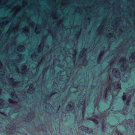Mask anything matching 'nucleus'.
Wrapping results in <instances>:
<instances>
[{"mask_svg":"<svg viewBox=\"0 0 135 135\" xmlns=\"http://www.w3.org/2000/svg\"><path fill=\"white\" fill-rule=\"evenodd\" d=\"M108 83H109V87L105 89V93L104 96L105 99L107 98V95L108 94H111L113 97V92L112 90L114 89H121V85L120 82L118 81L115 82L113 83L112 79L110 77H109V78Z\"/></svg>","mask_w":135,"mask_h":135,"instance_id":"1","label":"nucleus"},{"mask_svg":"<svg viewBox=\"0 0 135 135\" xmlns=\"http://www.w3.org/2000/svg\"><path fill=\"white\" fill-rule=\"evenodd\" d=\"M85 98L83 99L82 101V100L80 99L79 100V101L78 105V107L79 109L82 111L83 117V118L84 117V113L85 109Z\"/></svg>","mask_w":135,"mask_h":135,"instance_id":"2","label":"nucleus"},{"mask_svg":"<svg viewBox=\"0 0 135 135\" xmlns=\"http://www.w3.org/2000/svg\"><path fill=\"white\" fill-rule=\"evenodd\" d=\"M126 58L124 57L122 58L118 62L122 63L120 67L121 68H123V69L122 70L123 71H125L128 67V65L126 63Z\"/></svg>","mask_w":135,"mask_h":135,"instance_id":"3","label":"nucleus"},{"mask_svg":"<svg viewBox=\"0 0 135 135\" xmlns=\"http://www.w3.org/2000/svg\"><path fill=\"white\" fill-rule=\"evenodd\" d=\"M113 75L117 78H119L120 76V73L119 70L116 68H113L112 71Z\"/></svg>","mask_w":135,"mask_h":135,"instance_id":"4","label":"nucleus"},{"mask_svg":"<svg viewBox=\"0 0 135 135\" xmlns=\"http://www.w3.org/2000/svg\"><path fill=\"white\" fill-rule=\"evenodd\" d=\"M79 129H81V130L88 133H90L93 131V129L91 128H88L85 127L83 126H81L79 128Z\"/></svg>","mask_w":135,"mask_h":135,"instance_id":"5","label":"nucleus"},{"mask_svg":"<svg viewBox=\"0 0 135 135\" xmlns=\"http://www.w3.org/2000/svg\"><path fill=\"white\" fill-rule=\"evenodd\" d=\"M107 116V115H105V114L104 115L102 114V118H103V119H102V130L103 131V129L105 127L104 126L105 123V122H106V120L107 119V117L106 116Z\"/></svg>","mask_w":135,"mask_h":135,"instance_id":"6","label":"nucleus"},{"mask_svg":"<svg viewBox=\"0 0 135 135\" xmlns=\"http://www.w3.org/2000/svg\"><path fill=\"white\" fill-rule=\"evenodd\" d=\"M86 49L85 48L83 49V50L81 51L80 54V56L81 57H83L85 56L86 53L85 52Z\"/></svg>","mask_w":135,"mask_h":135,"instance_id":"7","label":"nucleus"},{"mask_svg":"<svg viewBox=\"0 0 135 135\" xmlns=\"http://www.w3.org/2000/svg\"><path fill=\"white\" fill-rule=\"evenodd\" d=\"M105 24L104 22H103L101 23V25L99 28H98V30L99 31H101L103 30V28H104V25Z\"/></svg>","mask_w":135,"mask_h":135,"instance_id":"8","label":"nucleus"},{"mask_svg":"<svg viewBox=\"0 0 135 135\" xmlns=\"http://www.w3.org/2000/svg\"><path fill=\"white\" fill-rule=\"evenodd\" d=\"M88 119L94 122L96 124H98V121L95 118H88Z\"/></svg>","mask_w":135,"mask_h":135,"instance_id":"9","label":"nucleus"},{"mask_svg":"<svg viewBox=\"0 0 135 135\" xmlns=\"http://www.w3.org/2000/svg\"><path fill=\"white\" fill-rule=\"evenodd\" d=\"M94 116L95 117L97 118L98 119H99L100 120V121L102 122V119L103 118L102 116V115H94L93 114Z\"/></svg>","mask_w":135,"mask_h":135,"instance_id":"10","label":"nucleus"},{"mask_svg":"<svg viewBox=\"0 0 135 135\" xmlns=\"http://www.w3.org/2000/svg\"><path fill=\"white\" fill-rule=\"evenodd\" d=\"M103 56L101 54H99V56L97 59V62L98 64H99Z\"/></svg>","mask_w":135,"mask_h":135,"instance_id":"11","label":"nucleus"},{"mask_svg":"<svg viewBox=\"0 0 135 135\" xmlns=\"http://www.w3.org/2000/svg\"><path fill=\"white\" fill-rule=\"evenodd\" d=\"M132 96L131 95H129L128 98L127 99L126 104L127 106H129V103L130 101L131 98Z\"/></svg>","mask_w":135,"mask_h":135,"instance_id":"12","label":"nucleus"},{"mask_svg":"<svg viewBox=\"0 0 135 135\" xmlns=\"http://www.w3.org/2000/svg\"><path fill=\"white\" fill-rule=\"evenodd\" d=\"M131 59L133 60L135 59V54L134 52H132L131 54V55L129 58V59Z\"/></svg>","mask_w":135,"mask_h":135,"instance_id":"13","label":"nucleus"},{"mask_svg":"<svg viewBox=\"0 0 135 135\" xmlns=\"http://www.w3.org/2000/svg\"><path fill=\"white\" fill-rule=\"evenodd\" d=\"M68 111H71L72 112L74 110V107L73 106H71L70 105L68 104Z\"/></svg>","mask_w":135,"mask_h":135,"instance_id":"14","label":"nucleus"},{"mask_svg":"<svg viewBox=\"0 0 135 135\" xmlns=\"http://www.w3.org/2000/svg\"><path fill=\"white\" fill-rule=\"evenodd\" d=\"M76 54L75 53H74L72 55L73 62L74 63H75V57Z\"/></svg>","mask_w":135,"mask_h":135,"instance_id":"15","label":"nucleus"},{"mask_svg":"<svg viewBox=\"0 0 135 135\" xmlns=\"http://www.w3.org/2000/svg\"><path fill=\"white\" fill-rule=\"evenodd\" d=\"M106 36L107 37H109L110 38L113 36V35L112 33L109 32L106 34Z\"/></svg>","mask_w":135,"mask_h":135,"instance_id":"16","label":"nucleus"},{"mask_svg":"<svg viewBox=\"0 0 135 135\" xmlns=\"http://www.w3.org/2000/svg\"><path fill=\"white\" fill-rule=\"evenodd\" d=\"M65 11H68V0H65Z\"/></svg>","mask_w":135,"mask_h":135,"instance_id":"17","label":"nucleus"},{"mask_svg":"<svg viewBox=\"0 0 135 135\" xmlns=\"http://www.w3.org/2000/svg\"><path fill=\"white\" fill-rule=\"evenodd\" d=\"M80 34V31H77L76 32V33L75 35V36H79Z\"/></svg>","mask_w":135,"mask_h":135,"instance_id":"18","label":"nucleus"},{"mask_svg":"<svg viewBox=\"0 0 135 135\" xmlns=\"http://www.w3.org/2000/svg\"><path fill=\"white\" fill-rule=\"evenodd\" d=\"M115 131L117 134L118 135H122L121 133L118 130H116Z\"/></svg>","mask_w":135,"mask_h":135,"instance_id":"19","label":"nucleus"},{"mask_svg":"<svg viewBox=\"0 0 135 135\" xmlns=\"http://www.w3.org/2000/svg\"><path fill=\"white\" fill-rule=\"evenodd\" d=\"M99 102H98V104L95 105V108H97V109L98 110L99 108V105L98 104Z\"/></svg>","mask_w":135,"mask_h":135,"instance_id":"20","label":"nucleus"},{"mask_svg":"<svg viewBox=\"0 0 135 135\" xmlns=\"http://www.w3.org/2000/svg\"><path fill=\"white\" fill-rule=\"evenodd\" d=\"M122 98L123 100L125 101L126 98V95H124L122 96Z\"/></svg>","mask_w":135,"mask_h":135,"instance_id":"21","label":"nucleus"},{"mask_svg":"<svg viewBox=\"0 0 135 135\" xmlns=\"http://www.w3.org/2000/svg\"><path fill=\"white\" fill-rule=\"evenodd\" d=\"M114 61H111L109 62V65L110 66H111L114 63Z\"/></svg>","mask_w":135,"mask_h":135,"instance_id":"22","label":"nucleus"},{"mask_svg":"<svg viewBox=\"0 0 135 135\" xmlns=\"http://www.w3.org/2000/svg\"><path fill=\"white\" fill-rule=\"evenodd\" d=\"M104 53H105V52H104V50L102 51H101L100 52V54H102V55L103 56L104 54Z\"/></svg>","mask_w":135,"mask_h":135,"instance_id":"23","label":"nucleus"},{"mask_svg":"<svg viewBox=\"0 0 135 135\" xmlns=\"http://www.w3.org/2000/svg\"><path fill=\"white\" fill-rule=\"evenodd\" d=\"M74 53L77 54L78 52V50L76 49H75L74 50Z\"/></svg>","mask_w":135,"mask_h":135,"instance_id":"24","label":"nucleus"},{"mask_svg":"<svg viewBox=\"0 0 135 135\" xmlns=\"http://www.w3.org/2000/svg\"><path fill=\"white\" fill-rule=\"evenodd\" d=\"M75 10H78V9H80V8L78 7H76L75 8Z\"/></svg>","mask_w":135,"mask_h":135,"instance_id":"25","label":"nucleus"},{"mask_svg":"<svg viewBox=\"0 0 135 135\" xmlns=\"http://www.w3.org/2000/svg\"><path fill=\"white\" fill-rule=\"evenodd\" d=\"M79 36H75L76 40H77V41H78V40Z\"/></svg>","mask_w":135,"mask_h":135,"instance_id":"26","label":"nucleus"},{"mask_svg":"<svg viewBox=\"0 0 135 135\" xmlns=\"http://www.w3.org/2000/svg\"><path fill=\"white\" fill-rule=\"evenodd\" d=\"M68 108V105H66V113H67V111L68 112V109H67V108ZM66 116H67V113H66Z\"/></svg>","mask_w":135,"mask_h":135,"instance_id":"27","label":"nucleus"},{"mask_svg":"<svg viewBox=\"0 0 135 135\" xmlns=\"http://www.w3.org/2000/svg\"><path fill=\"white\" fill-rule=\"evenodd\" d=\"M115 25H116V26L117 27L119 25V23L117 22H116L115 23Z\"/></svg>","mask_w":135,"mask_h":135,"instance_id":"28","label":"nucleus"},{"mask_svg":"<svg viewBox=\"0 0 135 135\" xmlns=\"http://www.w3.org/2000/svg\"><path fill=\"white\" fill-rule=\"evenodd\" d=\"M79 27V26L78 25H75V28H78Z\"/></svg>","mask_w":135,"mask_h":135,"instance_id":"29","label":"nucleus"},{"mask_svg":"<svg viewBox=\"0 0 135 135\" xmlns=\"http://www.w3.org/2000/svg\"><path fill=\"white\" fill-rule=\"evenodd\" d=\"M52 94H51V93H50V94H49V96H51L52 95Z\"/></svg>","mask_w":135,"mask_h":135,"instance_id":"30","label":"nucleus"},{"mask_svg":"<svg viewBox=\"0 0 135 135\" xmlns=\"http://www.w3.org/2000/svg\"><path fill=\"white\" fill-rule=\"evenodd\" d=\"M123 114H124V115H125V114H126V113L125 112H123Z\"/></svg>","mask_w":135,"mask_h":135,"instance_id":"31","label":"nucleus"},{"mask_svg":"<svg viewBox=\"0 0 135 135\" xmlns=\"http://www.w3.org/2000/svg\"><path fill=\"white\" fill-rule=\"evenodd\" d=\"M13 80V79H10L9 80L10 81H12V80Z\"/></svg>","mask_w":135,"mask_h":135,"instance_id":"32","label":"nucleus"},{"mask_svg":"<svg viewBox=\"0 0 135 135\" xmlns=\"http://www.w3.org/2000/svg\"><path fill=\"white\" fill-rule=\"evenodd\" d=\"M53 92H54V94H55V92L54 91H53L52 93H53Z\"/></svg>","mask_w":135,"mask_h":135,"instance_id":"33","label":"nucleus"},{"mask_svg":"<svg viewBox=\"0 0 135 135\" xmlns=\"http://www.w3.org/2000/svg\"><path fill=\"white\" fill-rule=\"evenodd\" d=\"M84 60H86V58L85 57V58H84Z\"/></svg>","mask_w":135,"mask_h":135,"instance_id":"34","label":"nucleus"},{"mask_svg":"<svg viewBox=\"0 0 135 135\" xmlns=\"http://www.w3.org/2000/svg\"><path fill=\"white\" fill-rule=\"evenodd\" d=\"M17 103V102H15L14 103Z\"/></svg>","mask_w":135,"mask_h":135,"instance_id":"35","label":"nucleus"},{"mask_svg":"<svg viewBox=\"0 0 135 135\" xmlns=\"http://www.w3.org/2000/svg\"><path fill=\"white\" fill-rule=\"evenodd\" d=\"M119 13H121V12H120V11H119Z\"/></svg>","mask_w":135,"mask_h":135,"instance_id":"36","label":"nucleus"},{"mask_svg":"<svg viewBox=\"0 0 135 135\" xmlns=\"http://www.w3.org/2000/svg\"><path fill=\"white\" fill-rule=\"evenodd\" d=\"M2 100H0V101L1 102H2Z\"/></svg>","mask_w":135,"mask_h":135,"instance_id":"37","label":"nucleus"},{"mask_svg":"<svg viewBox=\"0 0 135 135\" xmlns=\"http://www.w3.org/2000/svg\"><path fill=\"white\" fill-rule=\"evenodd\" d=\"M101 34V33H100V32H99V34L100 35V34Z\"/></svg>","mask_w":135,"mask_h":135,"instance_id":"38","label":"nucleus"},{"mask_svg":"<svg viewBox=\"0 0 135 135\" xmlns=\"http://www.w3.org/2000/svg\"><path fill=\"white\" fill-rule=\"evenodd\" d=\"M75 88H78V86H76L75 87Z\"/></svg>","mask_w":135,"mask_h":135,"instance_id":"39","label":"nucleus"},{"mask_svg":"<svg viewBox=\"0 0 135 135\" xmlns=\"http://www.w3.org/2000/svg\"><path fill=\"white\" fill-rule=\"evenodd\" d=\"M120 1V0H119L118 1V2L119 1Z\"/></svg>","mask_w":135,"mask_h":135,"instance_id":"40","label":"nucleus"},{"mask_svg":"<svg viewBox=\"0 0 135 135\" xmlns=\"http://www.w3.org/2000/svg\"><path fill=\"white\" fill-rule=\"evenodd\" d=\"M51 107L52 108H53V107L52 106H51Z\"/></svg>","mask_w":135,"mask_h":135,"instance_id":"41","label":"nucleus"},{"mask_svg":"<svg viewBox=\"0 0 135 135\" xmlns=\"http://www.w3.org/2000/svg\"><path fill=\"white\" fill-rule=\"evenodd\" d=\"M68 54H69V52L68 51Z\"/></svg>","mask_w":135,"mask_h":135,"instance_id":"42","label":"nucleus"},{"mask_svg":"<svg viewBox=\"0 0 135 135\" xmlns=\"http://www.w3.org/2000/svg\"><path fill=\"white\" fill-rule=\"evenodd\" d=\"M125 111H126L127 112V111L126 110H125Z\"/></svg>","mask_w":135,"mask_h":135,"instance_id":"43","label":"nucleus"},{"mask_svg":"<svg viewBox=\"0 0 135 135\" xmlns=\"http://www.w3.org/2000/svg\"><path fill=\"white\" fill-rule=\"evenodd\" d=\"M88 20H89V18H88Z\"/></svg>","mask_w":135,"mask_h":135,"instance_id":"44","label":"nucleus"},{"mask_svg":"<svg viewBox=\"0 0 135 135\" xmlns=\"http://www.w3.org/2000/svg\"><path fill=\"white\" fill-rule=\"evenodd\" d=\"M17 84V83H15V84Z\"/></svg>","mask_w":135,"mask_h":135,"instance_id":"45","label":"nucleus"},{"mask_svg":"<svg viewBox=\"0 0 135 135\" xmlns=\"http://www.w3.org/2000/svg\"><path fill=\"white\" fill-rule=\"evenodd\" d=\"M31 88H32V87H31Z\"/></svg>","mask_w":135,"mask_h":135,"instance_id":"46","label":"nucleus"}]
</instances>
